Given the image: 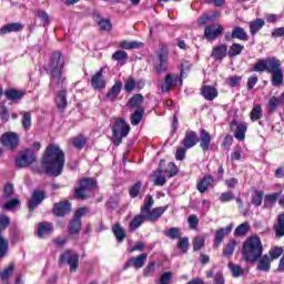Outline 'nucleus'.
<instances>
[{
	"instance_id": "58836bf2",
	"label": "nucleus",
	"mask_w": 284,
	"mask_h": 284,
	"mask_svg": "<svg viewBox=\"0 0 284 284\" xmlns=\"http://www.w3.org/2000/svg\"><path fill=\"white\" fill-rule=\"evenodd\" d=\"M141 45H143V43L136 41H122L120 42L119 48H122V50H136L141 48Z\"/></svg>"
},
{
	"instance_id": "ea45409f",
	"label": "nucleus",
	"mask_w": 284,
	"mask_h": 284,
	"mask_svg": "<svg viewBox=\"0 0 284 284\" xmlns=\"http://www.w3.org/2000/svg\"><path fill=\"white\" fill-rule=\"evenodd\" d=\"M263 26H265V20L263 19H256L250 22L251 34H256V32H258L263 28Z\"/></svg>"
},
{
	"instance_id": "cd10ccee",
	"label": "nucleus",
	"mask_w": 284,
	"mask_h": 284,
	"mask_svg": "<svg viewBox=\"0 0 284 284\" xmlns=\"http://www.w3.org/2000/svg\"><path fill=\"white\" fill-rule=\"evenodd\" d=\"M274 232L277 239H283L284 236V214H280L276 223L274 224Z\"/></svg>"
},
{
	"instance_id": "8fccbe9b",
	"label": "nucleus",
	"mask_w": 284,
	"mask_h": 284,
	"mask_svg": "<svg viewBox=\"0 0 284 284\" xmlns=\"http://www.w3.org/2000/svg\"><path fill=\"white\" fill-rule=\"evenodd\" d=\"M14 264H9L7 268L0 272V278H2V281H8V278L14 273Z\"/></svg>"
},
{
	"instance_id": "603ef678",
	"label": "nucleus",
	"mask_w": 284,
	"mask_h": 284,
	"mask_svg": "<svg viewBox=\"0 0 284 284\" xmlns=\"http://www.w3.org/2000/svg\"><path fill=\"white\" fill-rule=\"evenodd\" d=\"M263 116V109H261V105H256L251 111V121H258Z\"/></svg>"
},
{
	"instance_id": "1a4fd4ad",
	"label": "nucleus",
	"mask_w": 284,
	"mask_h": 284,
	"mask_svg": "<svg viewBox=\"0 0 284 284\" xmlns=\"http://www.w3.org/2000/svg\"><path fill=\"white\" fill-rule=\"evenodd\" d=\"M10 225V217L0 215V258H3L8 254V240L1 236V233Z\"/></svg>"
},
{
	"instance_id": "c03bdc74",
	"label": "nucleus",
	"mask_w": 284,
	"mask_h": 284,
	"mask_svg": "<svg viewBox=\"0 0 284 284\" xmlns=\"http://www.w3.org/2000/svg\"><path fill=\"white\" fill-rule=\"evenodd\" d=\"M143 114H145V110L138 109L132 115H131V124L132 125H139L141 121H143Z\"/></svg>"
},
{
	"instance_id": "20e7f679",
	"label": "nucleus",
	"mask_w": 284,
	"mask_h": 284,
	"mask_svg": "<svg viewBox=\"0 0 284 284\" xmlns=\"http://www.w3.org/2000/svg\"><path fill=\"white\" fill-rule=\"evenodd\" d=\"M163 163H165V161L160 162V168L154 172L153 175V183L158 186L165 185V182L168 181L166 178L172 179V176H176V174H179V168L176 164H174V162H170L166 169H163Z\"/></svg>"
},
{
	"instance_id": "4468645a",
	"label": "nucleus",
	"mask_w": 284,
	"mask_h": 284,
	"mask_svg": "<svg viewBox=\"0 0 284 284\" xmlns=\"http://www.w3.org/2000/svg\"><path fill=\"white\" fill-rule=\"evenodd\" d=\"M148 261V254L143 253L135 257L129 258L123 265V270H128L129 267H134L135 270H141L145 262Z\"/></svg>"
},
{
	"instance_id": "e433bc0d",
	"label": "nucleus",
	"mask_w": 284,
	"mask_h": 284,
	"mask_svg": "<svg viewBox=\"0 0 284 284\" xmlns=\"http://www.w3.org/2000/svg\"><path fill=\"white\" fill-rule=\"evenodd\" d=\"M227 267L231 271L233 278H239L240 276H243V274L245 272L243 270V267H241L239 264H234L232 262H230L227 264Z\"/></svg>"
},
{
	"instance_id": "f8f14e48",
	"label": "nucleus",
	"mask_w": 284,
	"mask_h": 284,
	"mask_svg": "<svg viewBox=\"0 0 284 284\" xmlns=\"http://www.w3.org/2000/svg\"><path fill=\"white\" fill-rule=\"evenodd\" d=\"M223 26L221 24H210L207 27H205L204 29V38L207 41H214L215 39H219V37H221L223 34Z\"/></svg>"
},
{
	"instance_id": "c85d7f7f",
	"label": "nucleus",
	"mask_w": 284,
	"mask_h": 284,
	"mask_svg": "<svg viewBox=\"0 0 284 284\" xmlns=\"http://www.w3.org/2000/svg\"><path fill=\"white\" fill-rule=\"evenodd\" d=\"M23 94L26 93L17 89H8L4 92V97L8 99V101H21V99H23Z\"/></svg>"
},
{
	"instance_id": "09e8293b",
	"label": "nucleus",
	"mask_w": 284,
	"mask_h": 284,
	"mask_svg": "<svg viewBox=\"0 0 284 284\" xmlns=\"http://www.w3.org/2000/svg\"><path fill=\"white\" fill-rule=\"evenodd\" d=\"M283 100L276 97H272L268 101V110L270 112H276L278 105H283Z\"/></svg>"
},
{
	"instance_id": "37998d69",
	"label": "nucleus",
	"mask_w": 284,
	"mask_h": 284,
	"mask_svg": "<svg viewBox=\"0 0 284 284\" xmlns=\"http://www.w3.org/2000/svg\"><path fill=\"white\" fill-rule=\"evenodd\" d=\"M205 247V237L203 235H197L193 239V251L200 252Z\"/></svg>"
},
{
	"instance_id": "f704fd0d",
	"label": "nucleus",
	"mask_w": 284,
	"mask_h": 284,
	"mask_svg": "<svg viewBox=\"0 0 284 284\" xmlns=\"http://www.w3.org/2000/svg\"><path fill=\"white\" fill-rule=\"evenodd\" d=\"M144 98L141 94H134L130 100H129V108H135L136 110H143L141 105L143 104Z\"/></svg>"
},
{
	"instance_id": "b1692460",
	"label": "nucleus",
	"mask_w": 284,
	"mask_h": 284,
	"mask_svg": "<svg viewBox=\"0 0 284 284\" xmlns=\"http://www.w3.org/2000/svg\"><path fill=\"white\" fill-rule=\"evenodd\" d=\"M91 85L94 90H103L105 88V80H103V69L92 77Z\"/></svg>"
},
{
	"instance_id": "bf43d9fd",
	"label": "nucleus",
	"mask_w": 284,
	"mask_h": 284,
	"mask_svg": "<svg viewBox=\"0 0 284 284\" xmlns=\"http://www.w3.org/2000/svg\"><path fill=\"white\" fill-rule=\"evenodd\" d=\"M236 247V241H231L226 247L223 250L224 256H232L234 254V248Z\"/></svg>"
},
{
	"instance_id": "4be33fe9",
	"label": "nucleus",
	"mask_w": 284,
	"mask_h": 284,
	"mask_svg": "<svg viewBox=\"0 0 284 284\" xmlns=\"http://www.w3.org/2000/svg\"><path fill=\"white\" fill-rule=\"evenodd\" d=\"M53 231H54V226L50 222H42L38 225L39 239H45V236H50V233Z\"/></svg>"
},
{
	"instance_id": "0e129e2a",
	"label": "nucleus",
	"mask_w": 284,
	"mask_h": 284,
	"mask_svg": "<svg viewBox=\"0 0 284 284\" xmlns=\"http://www.w3.org/2000/svg\"><path fill=\"white\" fill-rule=\"evenodd\" d=\"M283 254V247H274L270 251L271 261H276Z\"/></svg>"
},
{
	"instance_id": "3c124183",
	"label": "nucleus",
	"mask_w": 284,
	"mask_h": 284,
	"mask_svg": "<svg viewBox=\"0 0 284 284\" xmlns=\"http://www.w3.org/2000/svg\"><path fill=\"white\" fill-rule=\"evenodd\" d=\"M98 26L101 30H104L105 32H110V30H112V22L110 21V19L99 20Z\"/></svg>"
},
{
	"instance_id": "774afa93",
	"label": "nucleus",
	"mask_w": 284,
	"mask_h": 284,
	"mask_svg": "<svg viewBox=\"0 0 284 284\" xmlns=\"http://www.w3.org/2000/svg\"><path fill=\"white\" fill-rule=\"evenodd\" d=\"M187 223L191 230H196V227H199V217L196 215H191L187 217Z\"/></svg>"
},
{
	"instance_id": "dca6fc26",
	"label": "nucleus",
	"mask_w": 284,
	"mask_h": 284,
	"mask_svg": "<svg viewBox=\"0 0 284 284\" xmlns=\"http://www.w3.org/2000/svg\"><path fill=\"white\" fill-rule=\"evenodd\" d=\"M199 143V135L194 131H186L184 139L182 140V145L185 150H190V148H194Z\"/></svg>"
},
{
	"instance_id": "338daca9",
	"label": "nucleus",
	"mask_w": 284,
	"mask_h": 284,
	"mask_svg": "<svg viewBox=\"0 0 284 284\" xmlns=\"http://www.w3.org/2000/svg\"><path fill=\"white\" fill-rule=\"evenodd\" d=\"M73 145L78 150H81L85 145V138H83L82 135L74 138Z\"/></svg>"
},
{
	"instance_id": "49530a36",
	"label": "nucleus",
	"mask_w": 284,
	"mask_h": 284,
	"mask_svg": "<svg viewBox=\"0 0 284 284\" xmlns=\"http://www.w3.org/2000/svg\"><path fill=\"white\" fill-rule=\"evenodd\" d=\"M245 50V47H243L241 43H233L229 49V57H239L241 52Z\"/></svg>"
},
{
	"instance_id": "a18cd8bd",
	"label": "nucleus",
	"mask_w": 284,
	"mask_h": 284,
	"mask_svg": "<svg viewBox=\"0 0 284 284\" xmlns=\"http://www.w3.org/2000/svg\"><path fill=\"white\" fill-rule=\"evenodd\" d=\"M152 205H154V199L152 195H146L144 199V205L141 209V214H150Z\"/></svg>"
},
{
	"instance_id": "473e14b6",
	"label": "nucleus",
	"mask_w": 284,
	"mask_h": 284,
	"mask_svg": "<svg viewBox=\"0 0 284 284\" xmlns=\"http://www.w3.org/2000/svg\"><path fill=\"white\" fill-rule=\"evenodd\" d=\"M232 37L233 39H239L240 41H247L250 39V37L247 36V32H245V29L241 27L233 28Z\"/></svg>"
},
{
	"instance_id": "f03ea898",
	"label": "nucleus",
	"mask_w": 284,
	"mask_h": 284,
	"mask_svg": "<svg viewBox=\"0 0 284 284\" xmlns=\"http://www.w3.org/2000/svg\"><path fill=\"white\" fill-rule=\"evenodd\" d=\"M61 70H63V57L61 52L55 51L47 67V72L51 75V88H63L65 85V78L61 74Z\"/></svg>"
},
{
	"instance_id": "9b49d317",
	"label": "nucleus",
	"mask_w": 284,
	"mask_h": 284,
	"mask_svg": "<svg viewBox=\"0 0 284 284\" xmlns=\"http://www.w3.org/2000/svg\"><path fill=\"white\" fill-rule=\"evenodd\" d=\"M278 63V59L268 58L257 60V62L253 65L254 72H271V70Z\"/></svg>"
},
{
	"instance_id": "423d86ee",
	"label": "nucleus",
	"mask_w": 284,
	"mask_h": 284,
	"mask_svg": "<svg viewBox=\"0 0 284 284\" xmlns=\"http://www.w3.org/2000/svg\"><path fill=\"white\" fill-rule=\"evenodd\" d=\"M37 161V154L30 150L26 149L19 152L18 156L16 158V168L23 169L30 168L32 163Z\"/></svg>"
},
{
	"instance_id": "6e6552de",
	"label": "nucleus",
	"mask_w": 284,
	"mask_h": 284,
	"mask_svg": "<svg viewBox=\"0 0 284 284\" xmlns=\"http://www.w3.org/2000/svg\"><path fill=\"white\" fill-rule=\"evenodd\" d=\"M59 263L61 265H69L70 272H77L79 267V255L71 251H65L60 255Z\"/></svg>"
},
{
	"instance_id": "e2e57ef3",
	"label": "nucleus",
	"mask_w": 284,
	"mask_h": 284,
	"mask_svg": "<svg viewBox=\"0 0 284 284\" xmlns=\"http://www.w3.org/2000/svg\"><path fill=\"white\" fill-rule=\"evenodd\" d=\"M14 194V185L12 184H6L3 187V197L4 199H10Z\"/></svg>"
},
{
	"instance_id": "7ed1b4c3",
	"label": "nucleus",
	"mask_w": 284,
	"mask_h": 284,
	"mask_svg": "<svg viewBox=\"0 0 284 284\" xmlns=\"http://www.w3.org/2000/svg\"><path fill=\"white\" fill-rule=\"evenodd\" d=\"M242 256L246 263H256L263 256V244L258 236L246 239L242 247Z\"/></svg>"
},
{
	"instance_id": "39448f33",
	"label": "nucleus",
	"mask_w": 284,
	"mask_h": 284,
	"mask_svg": "<svg viewBox=\"0 0 284 284\" xmlns=\"http://www.w3.org/2000/svg\"><path fill=\"white\" fill-rule=\"evenodd\" d=\"M113 144L118 148L123 143V139L130 134V124L123 118H116L112 126Z\"/></svg>"
},
{
	"instance_id": "aec40b11",
	"label": "nucleus",
	"mask_w": 284,
	"mask_h": 284,
	"mask_svg": "<svg viewBox=\"0 0 284 284\" xmlns=\"http://www.w3.org/2000/svg\"><path fill=\"white\" fill-rule=\"evenodd\" d=\"M201 94L206 101H214L219 97V90L212 85H204L202 87Z\"/></svg>"
},
{
	"instance_id": "5fc2aeb1",
	"label": "nucleus",
	"mask_w": 284,
	"mask_h": 284,
	"mask_svg": "<svg viewBox=\"0 0 284 284\" xmlns=\"http://www.w3.org/2000/svg\"><path fill=\"white\" fill-rule=\"evenodd\" d=\"M164 234L168 236V239H181V232L178 227H171L170 230L165 231Z\"/></svg>"
},
{
	"instance_id": "6ab92c4d",
	"label": "nucleus",
	"mask_w": 284,
	"mask_h": 284,
	"mask_svg": "<svg viewBox=\"0 0 284 284\" xmlns=\"http://www.w3.org/2000/svg\"><path fill=\"white\" fill-rule=\"evenodd\" d=\"M227 44H220L215 48H213V51L211 53V57L215 61H222V59H225L227 57Z\"/></svg>"
},
{
	"instance_id": "393cba45",
	"label": "nucleus",
	"mask_w": 284,
	"mask_h": 284,
	"mask_svg": "<svg viewBox=\"0 0 284 284\" xmlns=\"http://www.w3.org/2000/svg\"><path fill=\"white\" fill-rule=\"evenodd\" d=\"M69 234L74 235L81 232V215H75L68 226Z\"/></svg>"
},
{
	"instance_id": "2f4dec72",
	"label": "nucleus",
	"mask_w": 284,
	"mask_h": 284,
	"mask_svg": "<svg viewBox=\"0 0 284 284\" xmlns=\"http://www.w3.org/2000/svg\"><path fill=\"white\" fill-rule=\"evenodd\" d=\"M112 232L119 243H123V241H125V236H128L125 234V230H123V227H121V224L119 223L112 226Z\"/></svg>"
},
{
	"instance_id": "052dcab7",
	"label": "nucleus",
	"mask_w": 284,
	"mask_h": 284,
	"mask_svg": "<svg viewBox=\"0 0 284 284\" xmlns=\"http://www.w3.org/2000/svg\"><path fill=\"white\" fill-rule=\"evenodd\" d=\"M179 250H182L183 253L187 252L190 248V240L187 237H183L178 242Z\"/></svg>"
},
{
	"instance_id": "a878e982",
	"label": "nucleus",
	"mask_w": 284,
	"mask_h": 284,
	"mask_svg": "<svg viewBox=\"0 0 284 284\" xmlns=\"http://www.w3.org/2000/svg\"><path fill=\"white\" fill-rule=\"evenodd\" d=\"M21 30H23V24L19 22H12L1 28L0 34H10V32H21Z\"/></svg>"
},
{
	"instance_id": "69168bd1",
	"label": "nucleus",
	"mask_w": 284,
	"mask_h": 284,
	"mask_svg": "<svg viewBox=\"0 0 284 284\" xmlns=\"http://www.w3.org/2000/svg\"><path fill=\"white\" fill-rule=\"evenodd\" d=\"M154 270H156V263L150 262L148 266L143 270L144 276H152V274H154Z\"/></svg>"
},
{
	"instance_id": "c9c22d12",
	"label": "nucleus",
	"mask_w": 284,
	"mask_h": 284,
	"mask_svg": "<svg viewBox=\"0 0 284 284\" xmlns=\"http://www.w3.org/2000/svg\"><path fill=\"white\" fill-rule=\"evenodd\" d=\"M271 258L270 256L267 255H264L262 257H260V262H258V265H257V270H260V272H270L271 270Z\"/></svg>"
},
{
	"instance_id": "c756f323",
	"label": "nucleus",
	"mask_w": 284,
	"mask_h": 284,
	"mask_svg": "<svg viewBox=\"0 0 284 284\" xmlns=\"http://www.w3.org/2000/svg\"><path fill=\"white\" fill-rule=\"evenodd\" d=\"M214 183V179L211 175H205L199 183H197V190L203 194L204 192H207V189L210 185Z\"/></svg>"
},
{
	"instance_id": "13d9d810",
	"label": "nucleus",
	"mask_w": 284,
	"mask_h": 284,
	"mask_svg": "<svg viewBox=\"0 0 284 284\" xmlns=\"http://www.w3.org/2000/svg\"><path fill=\"white\" fill-rule=\"evenodd\" d=\"M172 283V272H164L160 280L158 281V284H171Z\"/></svg>"
},
{
	"instance_id": "412c9836",
	"label": "nucleus",
	"mask_w": 284,
	"mask_h": 284,
	"mask_svg": "<svg viewBox=\"0 0 284 284\" xmlns=\"http://www.w3.org/2000/svg\"><path fill=\"white\" fill-rule=\"evenodd\" d=\"M176 81H179L178 74H168L164 79V83L161 85L162 92H170V90L176 85Z\"/></svg>"
},
{
	"instance_id": "6e6d98bb",
	"label": "nucleus",
	"mask_w": 284,
	"mask_h": 284,
	"mask_svg": "<svg viewBox=\"0 0 284 284\" xmlns=\"http://www.w3.org/2000/svg\"><path fill=\"white\" fill-rule=\"evenodd\" d=\"M248 230L250 225H247V223H243L235 229L234 234L235 236H244V234H247Z\"/></svg>"
},
{
	"instance_id": "f257e3e1",
	"label": "nucleus",
	"mask_w": 284,
	"mask_h": 284,
	"mask_svg": "<svg viewBox=\"0 0 284 284\" xmlns=\"http://www.w3.org/2000/svg\"><path fill=\"white\" fill-rule=\"evenodd\" d=\"M63 165H65V153H63L59 145H48L42 158V168H44L47 174L61 176Z\"/></svg>"
},
{
	"instance_id": "680f3d73",
	"label": "nucleus",
	"mask_w": 284,
	"mask_h": 284,
	"mask_svg": "<svg viewBox=\"0 0 284 284\" xmlns=\"http://www.w3.org/2000/svg\"><path fill=\"white\" fill-rule=\"evenodd\" d=\"M253 205L258 207L263 203V191H255V195L252 199Z\"/></svg>"
},
{
	"instance_id": "864d4df0",
	"label": "nucleus",
	"mask_w": 284,
	"mask_h": 284,
	"mask_svg": "<svg viewBox=\"0 0 284 284\" xmlns=\"http://www.w3.org/2000/svg\"><path fill=\"white\" fill-rule=\"evenodd\" d=\"M112 60L113 61H128V52L123 50L115 51L112 54Z\"/></svg>"
},
{
	"instance_id": "0eeeda50",
	"label": "nucleus",
	"mask_w": 284,
	"mask_h": 284,
	"mask_svg": "<svg viewBox=\"0 0 284 284\" xmlns=\"http://www.w3.org/2000/svg\"><path fill=\"white\" fill-rule=\"evenodd\" d=\"M97 187V181L92 178H84L80 181V186L75 189V196L78 199H88V192Z\"/></svg>"
},
{
	"instance_id": "9d476101",
	"label": "nucleus",
	"mask_w": 284,
	"mask_h": 284,
	"mask_svg": "<svg viewBox=\"0 0 284 284\" xmlns=\"http://www.w3.org/2000/svg\"><path fill=\"white\" fill-rule=\"evenodd\" d=\"M0 143L8 150H17L19 148V134L14 132H6L0 138Z\"/></svg>"
},
{
	"instance_id": "bb28decb",
	"label": "nucleus",
	"mask_w": 284,
	"mask_h": 284,
	"mask_svg": "<svg viewBox=\"0 0 284 284\" xmlns=\"http://www.w3.org/2000/svg\"><path fill=\"white\" fill-rule=\"evenodd\" d=\"M123 88L122 82H115L111 90L106 93L108 101H115L116 97L121 94V89Z\"/></svg>"
},
{
	"instance_id": "2eb2a0df",
	"label": "nucleus",
	"mask_w": 284,
	"mask_h": 284,
	"mask_svg": "<svg viewBox=\"0 0 284 284\" xmlns=\"http://www.w3.org/2000/svg\"><path fill=\"white\" fill-rule=\"evenodd\" d=\"M159 64L155 67L156 74H161L168 70V49H162L158 53Z\"/></svg>"
},
{
	"instance_id": "f3484780",
	"label": "nucleus",
	"mask_w": 284,
	"mask_h": 284,
	"mask_svg": "<svg viewBox=\"0 0 284 284\" xmlns=\"http://www.w3.org/2000/svg\"><path fill=\"white\" fill-rule=\"evenodd\" d=\"M70 212H72V204L68 200L53 204V214H70Z\"/></svg>"
},
{
	"instance_id": "72a5a7b5",
	"label": "nucleus",
	"mask_w": 284,
	"mask_h": 284,
	"mask_svg": "<svg viewBox=\"0 0 284 284\" xmlns=\"http://www.w3.org/2000/svg\"><path fill=\"white\" fill-rule=\"evenodd\" d=\"M235 125H236V130L234 133L235 139H237V141H245V132H247V123H239Z\"/></svg>"
},
{
	"instance_id": "a19ab883",
	"label": "nucleus",
	"mask_w": 284,
	"mask_h": 284,
	"mask_svg": "<svg viewBox=\"0 0 284 284\" xmlns=\"http://www.w3.org/2000/svg\"><path fill=\"white\" fill-rule=\"evenodd\" d=\"M17 207H21V200L19 199H12L2 205V210H7L8 212H12Z\"/></svg>"
},
{
	"instance_id": "4c0bfd02",
	"label": "nucleus",
	"mask_w": 284,
	"mask_h": 284,
	"mask_svg": "<svg viewBox=\"0 0 284 284\" xmlns=\"http://www.w3.org/2000/svg\"><path fill=\"white\" fill-rule=\"evenodd\" d=\"M281 194H283V191H280L278 193L265 195L264 197L265 207H272V205L276 203V201H278V197L281 196Z\"/></svg>"
},
{
	"instance_id": "7c9ffc66",
	"label": "nucleus",
	"mask_w": 284,
	"mask_h": 284,
	"mask_svg": "<svg viewBox=\"0 0 284 284\" xmlns=\"http://www.w3.org/2000/svg\"><path fill=\"white\" fill-rule=\"evenodd\" d=\"M232 232V226H227L225 229H220L215 232V245L219 247L221 243H223V239L227 236Z\"/></svg>"
},
{
	"instance_id": "de8ad7c7",
	"label": "nucleus",
	"mask_w": 284,
	"mask_h": 284,
	"mask_svg": "<svg viewBox=\"0 0 284 284\" xmlns=\"http://www.w3.org/2000/svg\"><path fill=\"white\" fill-rule=\"evenodd\" d=\"M143 222H145L144 215H138V216H135V217L131 221L129 227H130V230H132V231L139 230V227H141V225L143 224Z\"/></svg>"
},
{
	"instance_id": "a211bd4d",
	"label": "nucleus",
	"mask_w": 284,
	"mask_h": 284,
	"mask_svg": "<svg viewBox=\"0 0 284 284\" xmlns=\"http://www.w3.org/2000/svg\"><path fill=\"white\" fill-rule=\"evenodd\" d=\"M210 143H212V135L205 129H202L200 131V148H202L203 152L210 150Z\"/></svg>"
},
{
	"instance_id": "4d7b16f0",
	"label": "nucleus",
	"mask_w": 284,
	"mask_h": 284,
	"mask_svg": "<svg viewBox=\"0 0 284 284\" xmlns=\"http://www.w3.org/2000/svg\"><path fill=\"white\" fill-rule=\"evenodd\" d=\"M141 182H136L133 186H131L129 194L132 199H136L139 196V193L141 192Z\"/></svg>"
},
{
	"instance_id": "ddd939ff",
	"label": "nucleus",
	"mask_w": 284,
	"mask_h": 284,
	"mask_svg": "<svg viewBox=\"0 0 284 284\" xmlns=\"http://www.w3.org/2000/svg\"><path fill=\"white\" fill-rule=\"evenodd\" d=\"M268 74H271V83L274 88L283 85V69H281V60L277 61Z\"/></svg>"
},
{
	"instance_id": "5701e85b",
	"label": "nucleus",
	"mask_w": 284,
	"mask_h": 284,
	"mask_svg": "<svg viewBox=\"0 0 284 284\" xmlns=\"http://www.w3.org/2000/svg\"><path fill=\"white\" fill-rule=\"evenodd\" d=\"M55 104H57L58 110H64L68 108V91H65V89H63L57 93Z\"/></svg>"
},
{
	"instance_id": "79ce46f5",
	"label": "nucleus",
	"mask_w": 284,
	"mask_h": 284,
	"mask_svg": "<svg viewBox=\"0 0 284 284\" xmlns=\"http://www.w3.org/2000/svg\"><path fill=\"white\" fill-rule=\"evenodd\" d=\"M21 125L23 130L28 131L32 128V114L30 112H24L21 119Z\"/></svg>"
}]
</instances>
